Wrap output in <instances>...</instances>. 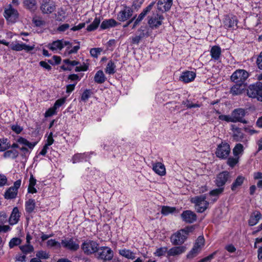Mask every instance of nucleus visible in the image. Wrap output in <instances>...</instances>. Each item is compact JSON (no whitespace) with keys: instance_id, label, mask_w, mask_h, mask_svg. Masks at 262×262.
Segmentation results:
<instances>
[{"instance_id":"nucleus-1","label":"nucleus","mask_w":262,"mask_h":262,"mask_svg":"<svg viewBox=\"0 0 262 262\" xmlns=\"http://www.w3.org/2000/svg\"><path fill=\"white\" fill-rule=\"evenodd\" d=\"M247 95L252 98H256L257 100L262 101V83L257 82L251 84L247 90Z\"/></svg>"},{"instance_id":"nucleus-2","label":"nucleus","mask_w":262,"mask_h":262,"mask_svg":"<svg viewBox=\"0 0 262 262\" xmlns=\"http://www.w3.org/2000/svg\"><path fill=\"white\" fill-rule=\"evenodd\" d=\"M192 227H187L173 234L170 237L171 242L174 245L183 244L187 238L186 235L192 230Z\"/></svg>"},{"instance_id":"nucleus-3","label":"nucleus","mask_w":262,"mask_h":262,"mask_svg":"<svg viewBox=\"0 0 262 262\" xmlns=\"http://www.w3.org/2000/svg\"><path fill=\"white\" fill-rule=\"evenodd\" d=\"M191 202L195 204L196 210L200 213L205 211L209 205V203L206 200L205 195H201L192 198Z\"/></svg>"},{"instance_id":"nucleus-4","label":"nucleus","mask_w":262,"mask_h":262,"mask_svg":"<svg viewBox=\"0 0 262 262\" xmlns=\"http://www.w3.org/2000/svg\"><path fill=\"white\" fill-rule=\"evenodd\" d=\"M215 153L216 156L220 159H227L230 153L229 144L225 142H222L218 145Z\"/></svg>"},{"instance_id":"nucleus-5","label":"nucleus","mask_w":262,"mask_h":262,"mask_svg":"<svg viewBox=\"0 0 262 262\" xmlns=\"http://www.w3.org/2000/svg\"><path fill=\"white\" fill-rule=\"evenodd\" d=\"M98 246L96 242L86 240L81 245V249L85 254L91 255L98 251Z\"/></svg>"},{"instance_id":"nucleus-6","label":"nucleus","mask_w":262,"mask_h":262,"mask_svg":"<svg viewBox=\"0 0 262 262\" xmlns=\"http://www.w3.org/2000/svg\"><path fill=\"white\" fill-rule=\"evenodd\" d=\"M249 73L245 70L239 69L236 70L231 75V80L235 83L244 84V83L248 78Z\"/></svg>"},{"instance_id":"nucleus-7","label":"nucleus","mask_w":262,"mask_h":262,"mask_svg":"<svg viewBox=\"0 0 262 262\" xmlns=\"http://www.w3.org/2000/svg\"><path fill=\"white\" fill-rule=\"evenodd\" d=\"M4 15L8 21L14 23L18 17V12L9 5L8 7L5 9Z\"/></svg>"},{"instance_id":"nucleus-8","label":"nucleus","mask_w":262,"mask_h":262,"mask_svg":"<svg viewBox=\"0 0 262 262\" xmlns=\"http://www.w3.org/2000/svg\"><path fill=\"white\" fill-rule=\"evenodd\" d=\"M98 258L104 261L111 260L114 256L113 251L107 247H101L98 248Z\"/></svg>"},{"instance_id":"nucleus-9","label":"nucleus","mask_w":262,"mask_h":262,"mask_svg":"<svg viewBox=\"0 0 262 262\" xmlns=\"http://www.w3.org/2000/svg\"><path fill=\"white\" fill-rule=\"evenodd\" d=\"M132 8L127 6H123V9L118 12L117 19L120 21H125L129 19L133 15Z\"/></svg>"},{"instance_id":"nucleus-10","label":"nucleus","mask_w":262,"mask_h":262,"mask_svg":"<svg viewBox=\"0 0 262 262\" xmlns=\"http://www.w3.org/2000/svg\"><path fill=\"white\" fill-rule=\"evenodd\" d=\"M61 244L63 248L71 251H76L79 248V243L73 238H65L61 241Z\"/></svg>"},{"instance_id":"nucleus-11","label":"nucleus","mask_w":262,"mask_h":262,"mask_svg":"<svg viewBox=\"0 0 262 262\" xmlns=\"http://www.w3.org/2000/svg\"><path fill=\"white\" fill-rule=\"evenodd\" d=\"M245 114L246 113L244 109H235L231 113V117L233 122H240L244 124H247V121L244 118Z\"/></svg>"},{"instance_id":"nucleus-12","label":"nucleus","mask_w":262,"mask_h":262,"mask_svg":"<svg viewBox=\"0 0 262 262\" xmlns=\"http://www.w3.org/2000/svg\"><path fill=\"white\" fill-rule=\"evenodd\" d=\"M148 24L151 28H157L162 24V21L164 19L163 16L159 13H153L150 16H148Z\"/></svg>"},{"instance_id":"nucleus-13","label":"nucleus","mask_w":262,"mask_h":262,"mask_svg":"<svg viewBox=\"0 0 262 262\" xmlns=\"http://www.w3.org/2000/svg\"><path fill=\"white\" fill-rule=\"evenodd\" d=\"M230 173L227 171L220 172L217 176L215 184L219 187H224L226 183L230 179Z\"/></svg>"},{"instance_id":"nucleus-14","label":"nucleus","mask_w":262,"mask_h":262,"mask_svg":"<svg viewBox=\"0 0 262 262\" xmlns=\"http://www.w3.org/2000/svg\"><path fill=\"white\" fill-rule=\"evenodd\" d=\"M10 49L13 51H20L23 50L27 52H29L33 50L34 48V46H30L27 45L25 43H19L18 42H12L9 46Z\"/></svg>"},{"instance_id":"nucleus-15","label":"nucleus","mask_w":262,"mask_h":262,"mask_svg":"<svg viewBox=\"0 0 262 262\" xmlns=\"http://www.w3.org/2000/svg\"><path fill=\"white\" fill-rule=\"evenodd\" d=\"M183 221L187 223H192L196 220V215L191 210H185L181 215Z\"/></svg>"},{"instance_id":"nucleus-16","label":"nucleus","mask_w":262,"mask_h":262,"mask_svg":"<svg viewBox=\"0 0 262 262\" xmlns=\"http://www.w3.org/2000/svg\"><path fill=\"white\" fill-rule=\"evenodd\" d=\"M196 74L193 71H186L182 72L179 80L184 83H189L194 80Z\"/></svg>"},{"instance_id":"nucleus-17","label":"nucleus","mask_w":262,"mask_h":262,"mask_svg":"<svg viewBox=\"0 0 262 262\" xmlns=\"http://www.w3.org/2000/svg\"><path fill=\"white\" fill-rule=\"evenodd\" d=\"M55 6L53 3L43 1L40 6V10L43 14H50L55 10Z\"/></svg>"},{"instance_id":"nucleus-18","label":"nucleus","mask_w":262,"mask_h":262,"mask_svg":"<svg viewBox=\"0 0 262 262\" xmlns=\"http://www.w3.org/2000/svg\"><path fill=\"white\" fill-rule=\"evenodd\" d=\"M172 4V0H158L157 9L162 12L168 11Z\"/></svg>"},{"instance_id":"nucleus-19","label":"nucleus","mask_w":262,"mask_h":262,"mask_svg":"<svg viewBox=\"0 0 262 262\" xmlns=\"http://www.w3.org/2000/svg\"><path fill=\"white\" fill-rule=\"evenodd\" d=\"M20 217V213L17 207H14L9 218V222L11 225L16 224L19 220Z\"/></svg>"},{"instance_id":"nucleus-20","label":"nucleus","mask_w":262,"mask_h":262,"mask_svg":"<svg viewBox=\"0 0 262 262\" xmlns=\"http://www.w3.org/2000/svg\"><path fill=\"white\" fill-rule=\"evenodd\" d=\"M7 221V216L5 212H0V232H6L10 230V227L8 225H4L3 224Z\"/></svg>"},{"instance_id":"nucleus-21","label":"nucleus","mask_w":262,"mask_h":262,"mask_svg":"<svg viewBox=\"0 0 262 262\" xmlns=\"http://www.w3.org/2000/svg\"><path fill=\"white\" fill-rule=\"evenodd\" d=\"M186 248L183 246L174 247L167 251L168 256L179 255L185 251Z\"/></svg>"},{"instance_id":"nucleus-22","label":"nucleus","mask_w":262,"mask_h":262,"mask_svg":"<svg viewBox=\"0 0 262 262\" xmlns=\"http://www.w3.org/2000/svg\"><path fill=\"white\" fill-rule=\"evenodd\" d=\"M210 55L212 59L217 61L220 59L221 56V48L218 46H213L210 50Z\"/></svg>"},{"instance_id":"nucleus-23","label":"nucleus","mask_w":262,"mask_h":262,"mask_svg":"<svg viewBox=\"0 0 262 262\" xmlns=\"http://www.w3.org/2000/svg\"><path fill=\"white\" fill-rule=\"evenodd\" d=\"M153 170L160 176H164L166 173L165 167L164 164L161 162H157L152 165Z\"/></svg>"},{"instance_id":"nucleus-24","label":"nucleus","mask_w":262,"mask_h":262,"mask_svg":"<svg viewBox=\"0 0 262 262\" xmlns=\"http://www.w3.org/2000/svg\"><path fill=\"white\" fill-rule=\"evenodd\" d=\"M118 25V23L114 19L111 18L103 20L101 25L100 28L105 30L110 28L114 27Z\"/></svg>"},{"instance_id":"nucleus-25","label":"nucleus","mask_w":262,"mask_h":262,"mask_svg":"<svg viewBox=\"0 0 262 262\" xmlns=\"http://www.w3.org/2000/svg\"><path fill=\"white\" fill-rule=\"evenodd\" d=\"M245 89V85L240 83H236L230 89V93L234 96L238 95L242 93Z\"/></svg>"},{"instance_id":"nucleus-26","label":"nucleus","mask_w":262,"mask_h":262,"mask_svg":"<svg viewBox=\"0 0 262 262\" xmlns=\"http://www.w3.org/2000/svg\"><path fill=\"white\" fill-rule=\"evenodd\" d=\"M261 218V214L259 211H254L249 220V225L251 226L256 225Z\"/></svg>"},{"instance_id":"nucleus-27","label":"nucleus","mask_w":262,"mask_h":262,"mask_svg":"<svg viewBox=\"0 0 262 262\" xmlns=\"http://www.w3.org/2000/svg\"><path fill=\"white\" fill-rule=\"evenodd\" d=\"M36 203L34 200L30 199L25 202V210L28 213L35 211Z\"/></svg>"},{"instance_id":"nucleus-28","label":"nucleus","mask_w":262,"mask_h":262,"mask_svg":"<svg viewBox=\"0 0 262 262\" xmlns=\"http://www.w3.org/2000/svg\"><path fill=\"white\" fill-rule=\"evenodd\" d=\"M48 47L52 51L57 50H61L64 48V45L62 40H57L49 44Z\"/></svg>"},{"instance_id":"nucleus-29","label":"nucleus","mask_w":262,"mask_h":262,"mask_svg":"<svg viewBox=\"0 0 262 262\" xmlns=\"http://www.w3.org/2000/svg\"><path fill=\"white\" fill-rule=\"evenodd\" d=\"M155 3L152 2L143 10L137 18L138 21H141L143 19L145 16L151 11Z\"/></svg>"},{"instance_id":"nucleus-30","label":"nucleus","mask_w":262,"mask_h":262,"mask_svg":"<svg viewBox=\"0 0 262 262\" xmlns=\"http://www.w3.org/2000/svg\"><path fill=\"white\" fill-rule=\"evenodd\" d=\"M106 77L102 71H97L94 76V81L96 83L101 84L105 82Z\"/></svg>"},{"instance_id":"nucleus-31","label":"nucleus","mask_w":262,"mask_h":262,"mask_svg":"<svg viewBox=\"0 0 262 262\" xmlns=\"http://www.w3.org/2000/svg\"><path fill=\"white\" fill-rule=\"evenodd\" d=\"M17 190L11 187L9 188L5 193V198L6 199H12L16 197Z\"/></svg>"},{"instance_id":"nucleus-32","label":"nucleus","mask_w":262,"mask_h":262,"mask_svg":"<svg viewBox=\"0 0 262 262\" xmlns=\"http://www.w3.org/2000/svg\"><path fill=\"white\" fill-rule=\"evenodd\" d=\"M245 179V178L244 177L238 176L232 183L231 187V190L232 191H235L237 187L241 186L243 184Z\"/></svg>"},{"instance_id":"nucleus-33","label":"nucleus","mask_w":262,"mask_h":262,"mask_svg":"<svg viewBox=\"0 0 262 262\" xmlns=\"http://www.w3.org/2000/svg\"><path fill=\"white\" fill-rule=\"evenodd\" d=\"M244 135L242 132L241 128L238 127H236L235 128H234L233 137L235 141H242L244 138Z\"/></svg>"},{"instance_id":"nucleus-34","label":"nucleus","mask_w":262,"mask_h":262,"mask_svg":"<svg viewBox=\"0 0 262 262\" xmlns=\"http://www.w3.org/2000/svg\"><path fill=\"white\" fill-rule=\"evenodd\" d=\"M100 21V17H96L92 23L87 27L86 30L89 32H91L96 30L99 26Z\"/></svg>"},{"instance_id":"nucleus-35","label":"nucleus","mask_w":262,"mask_h":262,"mask_svg":"<svg viewBox=\"0 0 262 262\" xmlns=\"http://www.w3.org/2000/svg\"><path fill=\"white\" fill-rule=\"evenodd\" d=\"M18 154L19 153L17 150L11 149L6 151L3 154V157L5 158H12L15 159L18 156Z\"/></svg>"},{"instance_id":"nucleus-36","label":"nucleus","mask_w":262,"mask_h":262,"mask_svg":"<svg viewBox=\"0 0 262 262\" xmlns=\"http://www.w3.org/2000/svg\"><path fill=\"white\" fill-rule=\"evenodd\" d=\"M176 211V208L168 206H162L161 213L163 215L166 216L169 214H172Z\"/></svg>"},{"instance_id":"nucleus-37","label":"nucleus","mask_w":262,"mask_h":262,"mask_svg":"<svg viewBox=\"0 0 262 262\" xmlns=\"http://www.w3.org/2000/svg\"><path fill=\"white\" fill-rule=\"evenodd\" d=\"M19 248L21 252L25 255L31 253L34 251L33 246L30 244H26L25 245L19 246Z\"/></svg>"},{"instance_id":"nucleus-38","label":"nucleus","mask_w":262,"mask_h":262,"mask_svg":"<svg viewBox=\"0 0 262 262\" xmlns=\"http://www.w3.org/2000/svg\"><path fill=\"white\" fill-rule=\"evenodd\" d=\"M244 152V146L241 143L236 144L233 149V154L234 157H239Z\"/></svg>"},{"instance_id":"nucleus-39","label":"nucleus","mask_w":262,"mask_h":262,"mask_svg":"<svg viewBox=\"0 0 262 262\" xmlns=\"http://www.w3.org/2000/svg\"><path fill=\"white\" fill-rule=\"evenodd\" d=\"M119 254L128 259H134L135 258V254L129 250L122 249L119 251Z\"/></svg>"},{"instance_id":"nucleus-40","label":"nucleus","mask_w":262,"mask_h":262,"mask_svg":"<svg viewBox=\"0 0 262 262\" xmlns=\"http://www.w3.org/2000/svg\"><path fill=\"white\" fill-rule=\"evenodd\" d=\"M17 142L20 144L26 145V146H28L30 149H33L34 148V147L35 146V145L36 144V142H34V143L30 142L27 139H26L23 137H19V138H18L17 140Z\"/></svg>"},{"instance_id":"nucleus-41","label":"nucleus","mask_w":262,"mask_h":262,"mask_svg":"<svg viewBox=\"0 0 262 262\" xmlns=\"http://www.w3.org/2000/svg\"><path fill=\"white\" fill-rule=\"evenodd\" d=\"M116 65L115 63L112 61L110 60L107 63L106 67L105 69V72L108 74H114L115 73Z\"/></svg>"},{"instance_id":"nucleus-42","label":"nucleus","mask_w":262,"mask_h":262,"mask_svg":"<svg viewBox=\"0 0 262 262\" xmlns=\"http://www.w3.org/2000/svg\"><path fill=\"white\" fill-rule=\"evenodd\" d=\"M11 146L10 143L7 138L0 139V151H4Z\"/></svg>"},{"instance_id":"nucleus-43","label":"nucleus","mask_w":262,"mask_h":262,"mask_svg":"<svg viewBox=\"0 0 262 262\" xmlns=\"http://www.w3.org/2000/svg\"><path fill=\"white\" fill-rule=\"evenodd\" d=\"M25 6L30 10H34L36 9V2L35 0H25L24 2Z\"/></svg>"},{"instance_id":"nucleus-44","label":"nucleus","mask_w":262,"mask_h":262,"mask_svg":"<svg viewBox=\"0 0 262 262\" xmlns=\"http://www.w3.org/2000/svg\"><path fill=\"white\" fill-rule=\"evenodd\" d=\"M205 239L203 236H200L198 237L195 243L193 246L194 247L198 249L201 250L202 248L204 245Z\"/></svg>"},{"instance_id":"nucleus-45","label":"nucleus","mask_w":262,"mask_h":262,"mask_svg":"<svg viewBox=\"0 0 262 262\" xmlns=\"http://www.w3.org/2000/svg\"><path fill=\"white\" fill-rule=\"evenodd\" d=\"M239 157H229L227 161V164L230 167H234L239 161Z\"/></svg>"},{"instance_id":"nucleus-46","label":"nucleus","mask_w":262,"mask_h":262,"mask_svg":"<svg viewBox=\"0 0 262 262\" xmlns=\"http://www.w3.org/2000/svg\"><path fill=\"white\" fill-rule=\"evenodd\" d=\"M182 104L186 106L188 108L200 107L201 105L200 103H193L190 100L187 99L182 102Z\"/></svg>"},{"instance_id":"nucleus-47","label":"nucleus","mask_w":262,"mask_h":262,"mask_svg":"<svg viewBox=\"0 0 262 262\" xmlns=\"http://www.w3.org/2000/svg\"><path fill=\"white\" fill-rule=\"evenodd\" d=\"M36 256L38 259H48L50 257L49 253L45 251L40 250L36 252Z\"/></svg>"},{"instance_id":"nucleus-48","label":"nucleus","mask_w":262,"mask_h":262,"mask_svg":"<svg viewBox=\"0 0 262 262\" xmlns=\"http://www.w3.org/2000/svg\"><path fill=\"white\" fill-rule=\"evenodd\" d=\"M21 240L18 237H14L12 238L9 243V246L10 248H13L15 246H18L21 244Z\"/></svg>"},{"instance_id":"nucleus-49","label":"nucleus","mask_w":262,"mask_h":262,"mask_svg":"<svg viewBox=\"0 0 262 262\" xmlns=\"http://www.w3.org/2000/svg\"><path fill=\"white\" fill-rule=\"evenodd\" d=\"M200 251H201L196 248L193 247L192 249L187 255V257L190 259L192 258L195 257L200 252Z\"/></svg>"},{"instance_id":"nucleus-50","label":"nucleus","mask_w":262,"mask_h":262,"mask_svg":"<svg viewBox=\"0 0 262 262\" xmlns=\"http://www.w3.org/2000/svg\"><path fill=\"white\" fill-rule=\"evenodd\" d=\"M85 158V154H75L72 158L73 163H75L79 162L83 160Z\"/></svg>"},{"instance_id":"nucleus-51","label":"nucleus","mask_w":262,"mask_h":262,"mask_svg":"<svg viewBox=\"0 0 262 262\" xmlns=\"http://www.w3.org/2000/svg\"><path fill=\"white\" fill-rule=\"evenodd\" d=\"M47 246L50 247H56L57 248H60L61 247V243L55 241V239H51L47 241Z\"/></svg>"},{"instance_id":"nucleus-52","label":"nucleus","mask_w":262,"mask_h":262,"mask_svg":"<svg viewBox=\"0 0 262 262\" xmlns=\"http://www.w3.org/2000/svg\"><path fill=\"white\" fill-rule=\"evenodd\" d=\"M102 49L101 48H93L90 50V54L92 56L97 58L98 55L100 54L102 51Z\"/></svg>"},{"instance_id":"nucleus-53","label":"nucleus","mask_w":262,"mask_h":262,"mask_svg":"<svg viewBox=\"0 0 262 262\" xmlns=\"http://www.w3.org/2000/svg\"><path fill=\"white\" fill-rule=\"evenodd\" d=\"M91 91L90 90H85L82 94L81 99L84 102H86L91 96Z\"/></svg>"},{"instance_id":"nucleus-54","label":"nucleus","mask_w":262,"mask_h":262,"mask_svg":"<svg viewBox=\"0 0 262 262\" xmlns=\"http://www.w3.org/2000/svg\"><path fill=\"white\" fill-rule=\"evenodd\" d=\"M224 187H219V188H216L211 190L209 194L210 195L213 196H218L220 194L222 193L224 191Z\"/></svg>"},{"instance_id":"nucleus-55","label":"nucleus","mask_w":262,"mask_h":262,"mask_svg":"<svg viewBox=\"0 0 262 262\" xmlns=\"http://www.w3.org/2000/svg\"><path fill=\"white\" fill-rule=\"evenodd\" d=\"M65 98H61V99H58L56 101V102H55L54 103V105L53 106V107L57 110V108H59V107H60L62 104H64V103L65 102Z\"/></svg>"},{"instance_id":"nucleus-56","label":"nucleus","mask_w":262,"mask_h":262,"mask_svg":"<svg viewBox=\"0 0 262 262\" xmlns=\"http://www.w3.org/2000/svg\"><path fill=\"white\" fill-rule=\"evenodd\" d=\"M56 110V109H55L53 106L52 107L50 108L45 113V117H48L52 116V115L55 114Z\"/></svg>"},{"instance_id":"nucleus-57","label":"nucleus","mask_w":262,"mask_h":262,"mask_svg":"<svg viewBox=\"0 0 262 262\" xmlns=\"http://www.w3.org/2000/svg\"><path fill=\"white\" fill-rule=\"evenodd\" d=\"M33 21L37 27H40L45 24V21L40 18H33Z\"/></svg>"},{"instance_id":"nucleus-58","label":"nucleus","mask_w":262,"mask_h":262,"mask_svg":"<svg viewBox=\"0 0 262 262\" xmlns=\"http://www.w3.org/2000/svg\"><path fill=\"white\" fill-rule=\"evenodd\" d=\"M54 141V140L53 138V133L51 132L48 137L47 143L45 144V145L49 146L53 143Z\"/></svg>"},{"instance_id":"nucleus-59","label":"nucleus","mask_w":262,"mask_h":262,"mask_svg":"<svg viewBox=\"0 0 262 262\" xmlns=\"http://www.w3.org/2000/svg\"><path fill=\"white\" fill-rule=\"evenodd\" d=\"M167 251V248L165 247L164 248H161L159 249H158L155 253L156 255L158 256H160L162 255H163Z\"/></svg>"},{"instance_id":"nucleus-60","label":"nucleus","mask_w":262,"mask_h":262,"mask_svg":"<svg viewBox=\"0 0 262 262\" xmlns=\"http://www.w3.org/2000/svg\"><path fill=\"white\" fill-rule=\"evenodd\" d=\"M219 118L221 120H224L227 122H233L231 116H229L227 115H221L219 116Z\"/></svg>"},{"instance_id":"nucleus-61","label":"nucleus","mask_w":262,"mask_h":262,"mask_svg":"<svg viewBox=\"0 0 262 262\" xmlns=\"http://www.w3.org/2000/svg\"><path fill=\"white\" fill-rule=\"evenodd\" d=\"M216 252H214L212 254H210L209 255L201 259L199 262H206L207 261L210 260L213 258L214 255L216 254Z\"/></svg>"},{"instance_id":"nucleus-62","label":"nucleus","mask_w":262,"mask_h":262,"mask_svg":"<svg viewBox=\"0 0 262 262\" xmlns=\"http://www.w3.org/2000/svg\"><path fill=\"white\" fill-rule=\"evenodd\" d=\"M70 28V25L68 24H64L59 26L57 28V31L59 32H64Z\"/></svg>"},{"instance_id":"nucleus-63","label":"nucleus","mask_w":262,"mask_h":262,"mask_svg":"<svg viewBox=\"0 0 262 262\" xmlns=\"http://www.w3.org/2000/svg\"><path fill=\"white\" fill-rule=\"evenodd\" d=\"M11 129L13 131H14L17 134L20 133V132L23 130V128L18 125H12L11 126Z\"/></svg>"},{"instance_id":"nucleus-64","label":"nucleus","mask_w":262,"mask_h":262,"mask_svg":"<svg viewBox=\"0 0 262 262\" xmlns=\"http://www.w3.org/2000/svg\"><path fill=\"white\" fill-rule=\"evenodd\" d=\"M256 62L259 69L262 70V52L258 57Z\"/></svg>"}]
</instances>
